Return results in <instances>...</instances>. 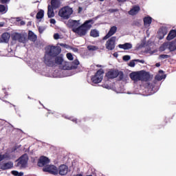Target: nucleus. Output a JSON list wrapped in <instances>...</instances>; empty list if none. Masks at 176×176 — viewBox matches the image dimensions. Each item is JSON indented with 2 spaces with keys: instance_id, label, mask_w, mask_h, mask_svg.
Masks as SVG:
<instances>
[{
  "instance_id": "3c124183",
  "label": "nucleus",
  "mask_w": 176,
  "mask_h": 176,
  "mask_svg": "<svg viewBox=\"0 0 176 176\" xmlns=\"http://www.w3.org/2000/svg\"><path fill=\"white\" fill-rule=\"evenodd\" d=\"M24 175V173H23V172H18V175H17V176H23Z\"/></svg>"
},
{
  "instance_id": "dca6fc26",
  "label": "nucleus",
  "mask_w": 176,
  "mask_h": 176,
  "mask_svg": "<svg viewBox=\"0 0 176 176\" xmlns=\"http://www.w3.org/2000/svg\"><path fill=\"white\" fill-rule=\"evenodd\" d=\"M129 78L131 79V80H133V82H138L140 80V72H134L129 74Z\"/></svg>"
},
{
  "instance_id": "4d7b16f0",
  "label": "nucleus",
  "mask_w": 176,
  "mask_h": 176,
  "mask_svg": "<svg viewBox=\"0 0 176 176\" xmlns=\"http://www.w3.org/2000/svg\"><path fill=\"white\" fill-rule=\"evenodd\" d=\"M74 176H83V175H82L80 173H78L76 175H74Z\"/></svg>"
},
{
  "instance_id": "c756f323",
  "label": "nucleus",
  "mask_w": 176,
  "mask_h": 176,
  "mask_svg": "<svg viewBox=\"0 0 176 176\" xmlns=\"http://www.w3.org/2000/svg\"><path fill=\"white\" fill-rule=\"evenodd\" d=\"M80 63H79V60L78 59L74 60L72 63L71 68L72 69H76L78 68V65H79Z\"/></svg>"
},
{
  "instance_id": "b1692460",
  "label": "nucleus",
  "mask_w": 176,
  "mask_h": 176,
  "mask_svg": "<svg viewBox=\"0 0 176 176\" xmlns=\"http://www.w3.org/2000/svg\"><path fill=\"white\" fill-rule=\"evenodd\" d=\"M120 49H124V50H129L133 47V45L130 43H126L124 44L118 45Z\"/></svg>"
},
{
  "instance_id": "aec40b11",
  "label": "nucleus",
  "mask_w": 176,
  "mask_h": 176,
  "mask_svg": "<svg viewBox=\"0 0 176 176\" xmlns=\"http://www.w3.org/2000/svg\"><path fill=\"white\" fill-rule=\"evenodd\" d=\"M140 10L141 8L138 6H135L129 11V14L131 16H135V14H138V12Z\"/></svg>"
},
{
  "instance_id": "09e8293b",
  "label": "nucleus",
  "mask_w": 176,
  "mask_h": 176,
  "mask_svg": "<svg viewBox=\"0 0 176 176\" xmlns=\"http://www.w3.org/2000/svg\"><path fill=\"white\" fill-rule=\"evenodd\" d=\"M74 53H78L79 52V50L76 47H72L71 48Z\"/></svg>"
},
{
  "instance_id": "052dcab7",
  "label": "nucleus",
  "mask_w": 176,
  "mask_h": 176,
  "mask_svg": "<svg viewBox=\"0 0 176 176\" xmlns=\"http://www.w3.org/2000/svg\"><path fill=\"white\" fill-rule=\"evenodd\" d=\"M60 46H65V44H64V43H60Z\"/></svg>"
},
{
  "instance_id": "f704fd0d",
  "label": "nucleus",
  "mask_w": 176,
  "mask_h": 176,
  "mask_svg": "<svg viewBox=\"0 0 176 176\" xmlns=\"http://www.w3.org/2000/svg\"><path fill=\"white\" fill-rule=\"evenodd\" d=\"M118 76L120 79V80H122L124 76V74H123V72H119V70H117Z\"/></svg>"
},
{
  "instance_id": "7c9ffc66",
  "label": "nucleus",
  "mask_w": 176,
  "mask_h": 176,
  "mask_svg": "<svg viewBox=\"0 0 176 176\" xmlns=\"http://www.w3.org/2000/svg\"><path fill=\"white\" fill-rule=\"evenodd\" d=\"M6 12H8V6L0 4V13H2V14H5Z\"/></svg>"
},
{
  "instance_id": "412c9836",
  "label": "nucleus",
  "mask_w": 176,
  "mask_h": 176,
  "mask_svg": "<svg viewBox=\"0 0 176 176\" xmlns=\"http://www.w3.org/2000/svg\"><path fill=\"white\" fill-rule=\"evenodd\" d=\"M28 39L29 41H31V42H36L38 36L32 31L30 30L28 33Z\"/></svg>"
},
{
  "instance_id": "a878e982",
  "label": "nucleus",
  "mask_w": 176,
  "mask_h": 176,
  "mask_svg": "<svg viewBox=\"0 0 176 176\" xmlns=\"http://www.w3.org/2000/svg\"><path fill=\"white\" fill-rule=\"evenodd\" d=\"M176 37V30H172L169 32L166 40L167 41H172V39H174V38Z\"/></svg>"
},
{
  "instance_id": "1a4fd4ad",
  "label": "nucleus",
  "mask_w": 176,
  "mask_h": 176,
  "mask_svg": "<svg viewBox=\"0 0 176 176\" xmlns=\"http://www.w3.org/2000/svg\"><path fill=\"white\" fill-rule=\"evenodd\" d=\"M116 36H112L110 38L105 44L106 49L107 50H114L115 46H116Z\"/></svg>"
},
{
  "instance_id": "6ab92c4d",
  "label": "nucleus",
  "mask_w": 176,
  "mask_h": 176,
  "mask_svg": "<svg viewBox=\"0 0 176 176\" xmlns=\"http://www.w3.org/2000/svg\"><path fill=\"white\" fill-rule=\"evenodd\" d=\"M167 28L166 27H162L160 29L159 32H158V35H159V39H163V38H164V36H166V35H167Z\"/></svg>"
},
{
  "instance_id": "ddd939ff",
  "label": "nucleus",
  "mask_w": 176,
  "mask_h": 176,
  "mask_svg": "<svg viewBox=\"0 0 176 176\" xmlns=\"http://www.w3.org/2000/svg\"><path fill=\"white\" fill-rule=\"evenodd\" d=\"M116 31H118V28L116 26L111 27L107 35L103 37V40L106 41V39L111 38L112 35H115V34H116Z\"/></svg>"
},
{
  "instance_id": "9b49d317",
  "label": "nucleus",
  "mask_w": 176,
  "mask_h": 176,
  "mask_svg": "<svg viewBox=\"0 0 176 176\" xmlns=\"http://www.w3.org/2000/svg\"><path fill=\"white\" fill-rule=\"evenodd\" d=\"M140 72V80L142 82H148L149 79H151V75L149 73L142 70L139 72Z\"/></svg>"
},
{
  "instance_id": "bf43d9fd",
  "label": "nucleus",
  "mask_w": 176,
  "mask_h": 176,
  "mask_svg": "<svg viewBox=\"0 0 176 176\" xmlns=\"http://www.w3.org/2000/svg\"><path fill=\"white\" fill-rule=\"evenodd\" d=\"M104 87L105 89H109V85H104Z\"/></svg>"
},
{
  "instance_id": "c03bdc74",
  "label": "nucleus",
  "mask_w": 176,
  "mask_h": 176,
  "mask_svg": "<svg viewBox=\"0 0 176 176\" xmlns=\"http://www.w3.org/2000/svg\"><path fill=\"white\" fill-rule=\"evenodd\" d=\"M11 174H12V175L17 176V175H19V171H17V170H12L11 172Z\"/></svg>"
},
{
  "instance_id": "c9c22d12",
  "label": "nucleus",
  "mask_w": 176,
  "mask_h": 176,
  "mask_svg": "<svg viewBox=\"0 0 176 176\" xmlns=\"http://www.w3.org/2000/svg\"><path fill=\"white\" fill-rule=\"evenodd\" d=\"M67 58L69 60V61L74 60V56L71 53H67L66 54Z\"/></svg>"
},
{
  "instance_id": "f3484780",
  "label": "nucleus",
  "mask_w": 176,
  "mask_h": 176,
  "mask_svg": "<svg viewBox=\"0 0 176 176\" xmlns=\"http://www.w3.org/2000/svg\"><path fill=\"white\" fill-rule=\"evenodd\" d=\"M58 173L60 175H67L68 174V166L65 164L60 165Z\"/></svg>"
},
{
  "instance_id": "680f3d73",
  "label": "nucleus",
  "mask_w": 176,
  "mask_h": 176,
  "mask_svg": "<svg viewBox=\"0 0 176 176\" xmlns=\"http://www.w3.org/2000/svg\"><path fill=\"white\" fill-rule=\"evenodd\" d=\"M16 21H20V19L19 17L16 18Z\"/></svg>"
},
{
  "instance_id": "49530a36",
  "label": "nucleus",
  "mask_w": 176,
  "mask_h": 176,
  "mask_svg": "<svg viewBox=\"0 0 176 176\" xmlns=\"http://www.w3.org/2000/svg\"><path fill=\"white\" fill-rule=\"evenodd\" d=\"M6 157L5 156V155L0 154V163L1 162H2V160H4Z\"/></svg>"
},
{
  "instance_id": "a19ab883",
  "label": "nucleus",
  "mask_w": 176,
  "mask_h": 176,
  "mask_svg": "<svg viewBox=\"0 0 176 176\" xmlns=\"http://www.w3.org/2000/svg\"><path fill=\"white\" fill-rule=\"evenodd\" d=\"M69 119V120H72V122H74V123L78 124V119L74 118L72 117H70Z\"/></svg>"
},
{
  "instance_id": "2f4dec72",
  "label": "nucleus",
  "mask_w": 176,
  "mask_h": 176,
  "mask_svg": "<svg viewBox=\"0 0 176 176\" xmlns=\"http://www.w3.org/2000/svg\"><path fill=\"white\" fill-rule=\"evenodd\" d=\"M166 49H168V43H164L160 47V52H164Z\"/></svg>"
},
{
  "instance_id": "8fccbe9b",
  "label": "nucleus",
  "mask_w": 176,
  "mask_h": 176,
  "mask_svg": "<svg viewBox=\"0 0 176 176\" xmlns=\"http://www.w3.org/2000/svg\"><path fill=\"white\" fill-rule=\"evenodd\" d=\"M50 23L51 24H56V19H51L50 20Z\"/></svg>"
},
{
  "instance_id": "7ed1b4c3",
  "label": "nucleus",
  "mask_w": 176,
  "mask_h": 176,
  "mask_svg": "<svg viewBox=\"0 0 176 176\" xmlns=\"http://www.w3.org/2000/svg\"><path fill=\"white\" fill-rule=\"evenodd\" d=\"M60 47L49 45L48 47H47L45 56H46V57H51V58H53L54 57H56V56L60 55Z\"/></svg>"
},
{
  "instance_id": "a211bd4d",
  "label": "nucleus",
  "mask_w": 176,
  "mask_h": 176,
  "mask_svg": "<svg viewBox=\"0 0 176 176\" xmlns=\"http://www.w3.org/2000/svg\"><path fill=\"white\" fill-rule=\"evenodd\" d=\"M10 168H13V162H5L0 165V170H10Z\"/></svg>"
},
{
  "instance_id": "f257e3e1",
  "label": "nucleus",
  "mask_w": 176,
  "mask_h": 176,
  "mask_svg": "<svg viewBox=\"0 0 176 176\" xmlns=\"http://www.w3.org/2000/svg\"><path fill=\"white\" fill-rule=\"evenodd\" d=\"M44 63L47 67H57V65L62 66V69H68L67 67V62L64 60V55L59 54L53 58L44 56Z\"/></svg>"
},
{
  "instance_id": "4c0bfd02",
  "label": "nucleus",
  "mask_w": 176,
  "mask_h": 176,
  "mask_svg": "<svg viewBox=\"0 0 176 176\" xmlns=\"http://www.w3.org/2000/svg\"><path fill=\"white\" fill-rule=\"evenodd\" d=\"M129 66L131 67H135V60H131L129 63Z\"/></svg>"
},
{
  "instance_id": "ea45409f",
  "label": "nucleus",
  "mask_w": 176,
  "mask_h": 176,
  "mask_svg": "<svg viewBox=\"0 0 176 176\" xmlns=\"http://www.w3.org/2000/svg\"><path fill=\"white\" fill-rule=\"evenodd\" d=\"M155 79L156 80L160 81V80H163V76H160V75H157V76H155Z\"/></svg>"
},
{
  "instance_id": "393cba45",
  "label": "nucleus",
  "mask_w": 176,
  "mask_h": 176,
  "mask_svg": "<svg viewBox=\"0 0 176 176\" xmlns=\"http://www.w3.org/2000/svg\"><path fill=\"white\" fill-rule=\"evenodd\" d=\"M51 8L53 9H58L60 8V0H51Z\"/></svg>"
},
{
  "instance_id": "e2e57ef3",
  "label": "nucleus",
  "mask_w": 176,
  "mask_h": 176,
  "mask_svg": "<svg viewBox=\"0 0 176 176\" xmlns=\"http://www.w3.org/2000/svg\"><path fill=\"white\" fill-rule=\"evenodd\" d=\"M111 12H116V10H111Z\"/></svg>"
},
{
  "instance_id": "a18cd8bd",
  "label": "nucleus",
  "mask_w": 176,
  "mask_h": 176,
  "mask_svg": "<svg viewBox=\"0 0 176 176\" xmlns=\"http://www.w3.org/2000/svg\"><path fill=\"white\" fill-rule=\"evenodd\" d=\"M43 31H45V29H43V28H42V27H39L38 28V32H39V34H43Z\"/></svg>"
},
{
  "instance_id": "5701e85b",
  "label": "nucleus",
  "mask_w": 176,
  "mask_h": 176,
  "mask_svg": "<svg viewBox=\"0 0 176 176\" xmlns=\"http://www.w3.org/2000/svg\"><path fill=\"white\" fill-rule=\"evenodd\" d=\"M168 46L170 52H174L175 50H176V38L168 43Z\"/></svg>"
},
{
  "instance_id": "6e6552de",
  "label": "nucleus",
  "mask_w": 176,
  "mask_h": 176,
  "mask_svg": "<svg viewBox=\"0 0 176 176\" xmlns=\"http://www.w3.org/2000/svg\"><path fill=\"white\" fill-rule=\"evenodd\" d=\"M43 171L45 173H49L50 174H52L53 175H57L58 174V169L57 166L54 165H47L45 168H43Z\"/></svg>"
},
{
  "instance_id": "423d86ee",
  "label": "nucleus",
  "mask_w": 176,
  "mask_h": 176,
  "mask_svg": "<svg viewBox=\"0 0 176 176\" xmlns=\"http://www.w3.org/2000/svg\"><path fill=\"white\" fill-rule=\"evenodd\" d=\"M27 164H28V155L25 153L18 159L16 166L21 167V168H25Z\"/></svg>"
},
{
  "instance_id": "5fc2aeb1",
  "label": "nucleus",
  "mask_w": 176,
  "mask_h": 176,
  "mask_svg": "<svg viewBox=\"0 0 176 176\" xmlns=\"http://www.w3.org/2000/svg\"><path fill=\"white\" fill-rule=\"evenodd\" d=\"M126 1L127 0H118V1L120 3L126 2Z\"/></svg>"
},
{
  "instance_id": "13d9d810",
  "label": "nucleus",
  "mask_w": 176,
  "mask_h": 176,
  "mask_svg": "<svg viewBox=\"0 0 176 176\" xmlns=\"http://www.w3.org/2000/svg\"><path fill=\"white\" fill-rule=\"evenodd\" d=\"M155 67H160V63H156Z\"/></svg>"
},
{
  "instance_id": "39448f33",
  "label": "nucleus",
  "mask_w": 176,
  "mask_h": 176,
  "mask_svg": "<svg viewBox=\"0 0 176 176\" xmlns=\"http://www.w3.org/2000/svg\"><path fill=\"white\" fill-rule=\"evenodd\" d=\"M104 75V69H100L96 72L95 75L91 77V80L93 83H100L102 81V77Z\"/></svg>"
},
{
  "instance_id": "4be33fe9",
  "label": "nucleus",
  "mask_w": 176,
  "mask_h": 176,
  "mask_svg": "<svg viewBox=\"0 0 176 176\" xmlns=\"http://www.w3.org/2000/svg\"><path fill=\"white\" fill-rule=\"evenodd\" d=\"M143 21L144 27H151V24H152V17L145 16L143 19Z\"/></svg>"
},
{
  "instance_id": "9d476101",
  "label": "nucleus",
  "mask_w": 176,
  "mask_h": 176,
  "mask_svg": "<svg viewBox=\"0 0 176 176\" xmlns=\"http://www.w3.org/2000/svg\"><path fill=\"white\" fill-rule=\"evenodd\" d=\"M67 25L69 28H72V31L73 32H75V30H77V28L80 25V21L70 19L67 22Z\"/></svg>"
},
{
  "instance_id": "79ce46f5",
  "label": "nucleus",
  "mask_w": 176,
  "mask_h": 176,
  "mask_svg": "<svg viewBox=\"0 0 176 176\" xmlns=\"http://www.w3.org/2000/svg\"><path fill=\"white\" fill-rule=\"evenodd\" d=\"M54 39H60V34L58 33H56L54 34Z\"/></svg>"
},
{
  "instance_id": "cd10ccee",
  "label": "nucleus",
  "mask_w": 176,
  "mask_h": 176,
  "mask_svg": "<svg viewBox=\"0 0 176 176\" xmlns=\"http://www.w3.org/2000/svg\"><path fill=\"white\" fill-rule=\"evenodd\" d=\"M90 36H92V38H98L100 36V32L96 29H93L90 32Z\"/></svg>"
},
{
  "instance_id": "20e7f679",
  "label": "nucleus",
  "mask_w": 176,
  "mask_h": 176,
  "mask_svg": "<svg viewBox=\"0 0 176 176\" xmlns=\"http://www.w3.org/2000/svg\"><path fill=\"white\" fill-rule=\"evenodd\" d=\"M74 13V10L69 6H65L62 8L58 12V16L62 17L64 20H68L71 17V14Z\"/></svg>"
},
{
  "instance_id": "37998d69",
  "label": "nucleus",
  "mask_w": 176,
  "mask_h": 176,
  "mask_svg": "<svg viewBox=\"0 0 176 176\" xmlns=\"http://www.w3.org/2000/svg\"><path fill=\"white\" fill-rule=\"evenodd\" d=\"M135 61L137 62V63H141V64H144L145 63V60H144L135 59Z\"/></svg>"
},
{
  "instance_id": "f03ea898",
  "label": "nucleus",
  "mask_w": 176,
  "mask_h": 176,
  "mask_svg": "<svg viewBox=\"0 0 176 176\" xmlns=\"http://www.w3.org/2000/svg\"><path fill=\"white\" fill-rule=\"evenodd\" d=\"M93 24H94L93 19L85 21L82 25H80L77 29L74 30V34H77L79 36H85L89 30L91 29Z\"/></svg>"
},
{
  "instance_id": "bb28decb",
  "label": "nucleus",
  "mask_w": 176,
  "mask_h": 176,
  "mask_svg": "<svg viewBox=\"0 0 176 176\" xmlns=\"http://www.w3.org/2000/svg\"><path fill=\"white\" fill-rule=\"evenodd\" d=\"M47 16L49 19L54 17V8H52L51 6H47Z\"/></svg>"
},
{
  "instance_id": "de8ad7c7",
  "label": "nucleus",
  "mask_w": 176,
  "mask_h": 176,
  "mask_svg": "<svg viewBox=\"0 0 176 176\" xmlns=\"http://www.w3.org/2000/svg\"><path fill=\"white\" fill-rule=\"evenodd\" d=\"M10 0H0V3H8V2H10Z\"/></svg>"
},
{
  "instance_id": "c85d7f7f",
  "label": "nucleus",
  "mask_w": 176,
  "mask_h": 176,
  "mask_svg": "<svg viewBox=\"0 0 176 176\" xmlns=\"http://www.w3.org/2000/svg\"><path fill=\"white\" fill-rule=\"evenodd\" d=\"M44 16H45V11L43 10H40L39 12H38L36 15V19H37V20H41V19H43Z\"/></svg>"
},
{
  "instance_id": "58836bf2",
  "label": "nucleus",
  "mask_w": 176,
  "mask_h": 176,
  "mask_svg": "<svg viewBox=\"0 0 176 176\" xmlns=\"http://www.w3.org/2000/svg\"><path fill=\"white\" fill-rule=\"evenodd\" d=\"M131 57L129 55H125L123 56L122 60L124 61H129L130 60Z\"/></svg>"
},
{
  "instance_id": "603ef678",
  "label": "nucleus",
  "mask_w": 176,
  "mask_h": 176,
  "mask_svg": "<svg viewBox=\"0 0 176 176\" xmlns=\"http://www.w3.org/2000/svg\"><path fill=\"white\" fill-rule=\"evenodd\" d=\"M21 25H25V22L24 21H21L20 22Z\"/></svg>"
},
{
  "instance_id": "6e6d98bb",
  "label": "nucleus",
  "mask_w": 176,
  "mask_h": 176,
  "mask_svg": "<svg viewBox=\"0 0 176 176\" xmlns=\"http://www.w3.org/2000/svg\"><path fill=\"white\" fill-rule=\"evenodd\" d=\"M82 12V8L79 7L78 8V13H80Z\"/></svg>"
},
{
  "instance_id": "4468645a",
  "label": "nucleus",
  "mask_w": 176,
  "mask_h": 176,
  "mask_svg": "<svg viewBox=\"0 0 176 176\" xmlns=\"http://www.w3.org/2000/svg\"><path fill=\"white\" fill-rule=\"evenodd\" d=\"M118 70L116 69H111L106 74L108 79H115V78H118Z\"/></svg>"
},
{
  "instance_id": "0e129e2a",
  "label": "nucleus",
  "mask_w": 176,
  "mask_h": 176,
  "mask_svg": "<svg viewBox=\"0 0 176 176\" xmlns=\"http://www.w3.org/2000/svg\"><path fill=\"white\" fill-rule=\"evenodd\" d=\"M160 72H163V71L160 70Z\"/></svg>"
},
{
  "instance_id": "f8f14e48",
  "label": "nucleus",
  "mask_w": 176,
  "mask_h": 176,
  "mask_svg": "<svg viewBox=\"0 0 176 176\" xmlns=\"http://www.w3.org/2000/svg\"><path fill=\"white\" fill-rule=\"evenodd\" d=\"M50 163V160L47 157L41 156L38 162V166L39 167H43V166H46Z\"/></svg>"
},
{
  "instance_id": "e433bc0d",
  "label": "nucleus",
  "mask_w": 176,
  "mask_h": 176,
  "mask_svg": "<svg viewBox=\"0 0 176 176\" xmlns=\"http://www.w3.org/2000/svg\"><path fill=\"white\" fill-rule=\"evenodd\" d=\"M171 56L170 55L167 54H161L160 55V58H162V60H164L166 58H170Z\"/></svg>"
},
{
  "instance_id": "0eeeda50",
  "label": "nucleus",
  "mask_w": 176,
  "mask_h": 176,
  "mask_svg": "<svg viewBox=\"0 0 176 176\" xmlns=\"http://www.w3.org/2000/svg\"><path fill=\"white\" fill-rule=\"evenodd\" d=\"M12 41H18L20 43H27V38L24 34L20 33H14L12 34Z\"/></svg>"
},
{
  "instance_id": "864d4df0",
  "label": "nucleus",
  "mask_w": 176,
  "mask_h": 176,
  "mask_svg": "<svg viewBox=\"0 0 176 176\" xmlns=\"http://www.w3.org/2000/svg\"><path fill=\"white\" fill-rule=\"evenodd\" d=\"M113 56L114 57H118V56H119V54H118V52H114L113 54Z\"/></svg>"
},
{
  "instance_id": "2eb2a0df",
  "label": "nucleus",
  "mask_w": 176,
  "mask_h": 176,
  "mask_svg": "<svg viewBox=\"0 0 176 176\" xmlns=\"http://www.w3.org/2000/svg\"><path fill=\"white\" fill-rule=\"evenodd\" d=\"M10 39V34L8 32L3 33L0 38V43H8Z\"/></svg>"
},
{
  "instance_id": "72a5a7b5",
  "label": "nucleus",
  "mask_w": 176,
  "mask_h": 176,
  "mask_svg": "<svg viewBox=\"0 0 176 176\" xmlns=\"http://www.w3.org/2000/svg\"><path fill=\"white\" fill-rule=\"evenodd\" d=\"M87 50H89V52H95V50H98V47L96 45H88Z\"/></svg>"
},
{
  "instance_id": "473e14b6",
  "label": "nucleus",
  "mask_w": 176,
  "mask_h": 176,
  "mask_svg": "<svg viewBox=\"0 0 176 176\" xmlns=\"http://www.w3.org/2000/svg\"><path fill=\"white\" fill-rule=\"evenodd\" d=\"M8 97V92H6V89H3L0 91V98H5Z\"/></svg>"
}]
</instances>
